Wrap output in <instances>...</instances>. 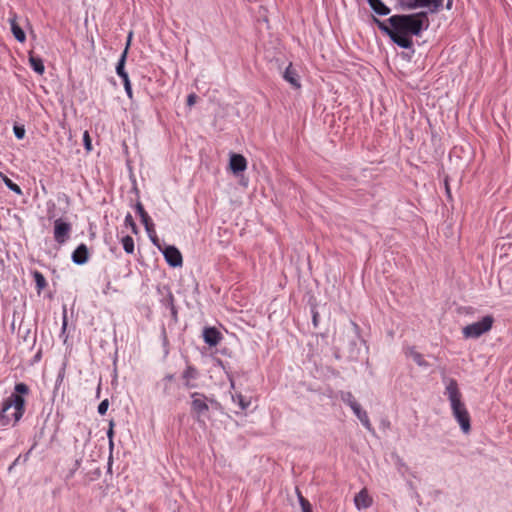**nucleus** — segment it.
Instances as JSON below:
<instances>
[{
	"instance_id": "obj_22",
	"label": "nucleus",
	"mask_w": 512,
	"mask_h": 512,
	"mask_svg": "<svg viewBox=\"0 0 512 512\" xmlns=\"http://www.w3.org/2000/svg\"><path fill=\"white\" fill-rule=\"evenodd\" d=\"M29 63L31 68L38 73L39 75H42L45 71V66L43 63V60L39 56H35L32 53L29 54Z\"/></svg>"
},
{
	"instance_id": "obj_44",
	"label": "nucleus",
	"mask_w": 512,
	"mask_h": 512,
	"mask_svg": "<svg viewBox=\"0 0 512 512\" xmlns=\"http://www.w3.org/2000/svg\"><path fill=\"white\" fill-rule=\"evenodd\" d=\"M174 379H175V375L174 374H167L162 379V383H169L170 384Z\"/></svg>"
},
{
	"instance_id": "obj_51",
	"label": "nucleus",
	"mask_w": 512,
	"mask_h": 512,
	"mask_svg": "<svg viewBox=\"0 0 512 512\" xmlns=\"http://www.w3.org/2000/svg\"><path fill=\"white\" fill-rule=\"evenodd\" d=\"M313 321L316 324V314L313 316Z\"/></svg>"
},
{
	"instance_id": "obj_7",
	"label": "nucleus",
	"mask_w": 512,
	"mask_h": 512,
	"mask_svg": "<svg viewBox=\"0 0 512 512\" xmlns=\"http://www.w3.org/2000/svg\"><path fill=\"white\" fill-rule=\"evenodd\" d=\"M72 226L61 218L54 221V239L58 244H64L68 239Z\"/></svg>"
},
{
	"instance_id": "obj_31",
	"label": "nucleus",
	"mask_w": 512,
	"mask_h": 512,
	"mask_svg": "<svg viewBox=\"0 0 512 512\" xmlns=\"http://www.w3.org/2000/svg\"><path fill=\"white\" fill-rule=\"evenodd\" d=\"M150 240L152 241V243L154 245H156L160 250H161V246H160V243H159V239L156 235V231H155V227H154V224L152 223V230L151 232H147Z\"/></svg>"
},
{
	"instance_id": "obj_8",
	"label": "nucleus",
	"mask_w": 512,
	"mask_h": 512,
	"mask_svg": "<svg viewBox=\"0 0 512 512\" xmlns=\"http://www.w3.org/2000/svg\"><path fill=\"white\" fill-rule=\"evenodd\" d=\"M161 251L164 255V258L169 266L176 268L180 267L183 264L182 254L179 249L173 245L165 246L164 249L161 248Z\"/></svg>"
},
{
	"instance_id": "obj_37",
	"label": "nucleus",
	"mask_w": 512,
	"mask_h": 512,
	"mask_svg": "<svg viewBox=\"0 0 512 512\" xmlns=\"http://www.w3.org/2000/svg\"><path fill=\"white\" fill-rule=\"evenodd\" d=\"M123 85H124L125 92H126L127 96H128L130 99H132V97H133V92H132V87H131L130 80H126L125 82H123Z\"/></svg>"
},
{
	"instance_id": "obj_9",
	"label": "nucleus",
	"mask_w": 512,
	"mask_h": 512,
	"mask_svg": "<svg viewBox=\"0 0 512 512\" xmlns=\"http://www.w3.org/2000/svg\"><path fill=\"white\" fill-rule=\"evenodd\" d=\"M199 377V371L196 367L192 365H187L185 370L183 371L181 378L183 380V385L187 389L196 388L197 385L194 381Z\"/></svg>"
},
{
	"instance_id": "obj_6",
	"label": "nucleus",
	"mask_w": 512,
	"mask_h": 512,
	"mask_svg": "<svg viewBox=\"0 0 512 512\" xmlns=\"http://www.w3.org/2000/svg\"><path fill=\"white\" fill-rule=\"evenodd\" d=\"M191 398V413L197 422L206 416L209 411L208 397L200 392H193L190 394Z\"/></svg>"
},
{
	"instance_id": "obj_36",
	"label": "nucleus",
	"mask_w": 512,
	"mask_h": 512,
	"mask_svg": "<svg viewBox=\"0 0 512 512\" xmlns=\"http://www.w3.org/2000/svg\"><path fill=\"white\" fill-rule=\"evenodd\" d=\"M208 404H209V408L211 407L212 409L217 410V411L222 410L221 403L214 398H208Z\"/></svg>"
},
{
	"instance_id": "obj_23",
	"label": "nucleus",
	"mask_w": 512,
	"mask_h": 512,
	"mask_svg": "<svg viewBox=\"0 0 512 512\" xmlns=\"http://www.w3.org/2000/svg\"><path fill=\"white\" fill-rule=\"evenodd\" d=\"M32 275L36 284L37 292L40 294V292L47 286V281L44 275L37 270L33 271Z\"/></svg>"
},
{
	"instance_id": "obj_33",
	"label": "nucleus",
	"mask_w": 512,
	"mask_h": 512,
	"mask_svg": "<svg viewBox=\"0 0 512 512\" xmlns=\"http://www.w3.org/2000/svg\"><path fill=\"white\" fill-rule=\"evenodd\" d=\"M431 8L430 12L435 13L438 12L443 7L444 0H430Z\"/></svg>"
},
{
	"instance_id": "obj_40",
	"label": "nucleus",
	"mask_w": 512,
	"mask_h": 512,
	"mask_svg": "<svg viewBox=\"0 0 512 512\" xmlns=\"http://www.w3.org/2000/svg\"><path fill=\"white\" fill-rule=\"evenodd\" d=\"M351 394L349 392H347L346 394L342 393V399L343 401L352 408V399H351Z\"/></svg>"
},
{
	"instance_id": "obj_20",
	"label": "nucleus",
	"mask_w": 512,
	"mask_h": 512,
	"mask_svg": "<svg viewBox=\"0 0 512 512\" xmlns=\"http://www.w3.org/2000/svg\"><path fill=\"white\" fill-rule=\"evenodd\" d=\"M406 355L413 359V361L420 367H428L429 363L424 359V356L415 350L414 347L407 349Z\"/></svg>"
},
{
	"instance_id": "obj_38",
	"label": "nucleus",
	"mask_w": 512,
	"mask_h": 512,
	"mask_svg": "<svg viewBox=\"0 0 512 512\" xmlns=\"http://www.w3.org/2000/svg\"><path fill=\"white\" fill-rule=\"evenodd\" d=\"M83 140H84L85 148H86L88 151H91V150H92V144H91L90 136H89V134H88V132H87V131L84 133Z\"/></svg>"
},
{
	"instance_id": "obj_27",
	"label": "nucleus",
	"mask_w": 512,
	"mask_h": 512,
	"mask_svg": "<svg viewBox=\"0 0 512 512\" xmlns=\"http://www.w3.org/2000/svg\"><path fill=\"white\" fill-rule=\"evenodd\" d=\"M121 243L123 245V249L127 254L134 253V240L131 236L126 235L121 239Z\"/></svg>"
},
{
	"instance_id": "obj_4",
	"label": "nucleus",
	"mask_w": 512,
	"mask_h": 512,
	"mask_svg": "<svg viewBox=\"0 0 512 512\" xmlns=\"http://www.w3.org/2000/svg\"><path fill=\"white\" fill-rule=\"evenodd\" d=\"M494 319L491 315L484 316L480 321L471 323L462 329L465 339H477L491 330Z\"/></svg>"
},
{
	"instance_id": "obj_28",
	"label": "nucleus",
	"mask_w": 512,
	"mask_h": 512,
	"mask_svg": "<svg viewBox=\"0 0 512 512\" xmlns=\"http://www.w3.org/2000/svg\"><path fill=\"white\" fill-rule=\"evenodd\" d=\"M124 224L126 227H130L133 234H138L139 229L130 213L125 216Z\"/></svg>"
},
{
	"instance_id": "obj_47",
	"label": "nucleus",
	"mask_w": 512,
	"mask_h": 512,
	"mask_svg": "<svg viewBox=\"0 0 512 512\" xmlns=\"http://www.w3.org/2000/svg\"><path fill=\"white\" fill-rule=\"evenodd\" d=\"M94 475L96 477H99L100 476V470L99 469H96L95 472H94Z\"/></svg>"
},
{
	"instance_id": "obj_15",
	"label": "nucleus",
	"mask_w": 512,
	"mask_h": 512,
	"mask_svg": "<svg viewBox=\"0 0 512 512\" xmlns=\"http://www.w3.org/2000/svg\"><path fill=\"white\" fill-rule=\"evenodd\" d=\"M158 293L160 294V303L163 307L170 309L175 305L174 296L170 290V288L166 285L157 288Z\"/></svg>"
},
{
	"instance_id": "obj_34",
	"label": "nucleus",
	"mask_w": 512,
	"mask_h": 512,
	"mask_svg": "<svg viewBox=\"0 0 512 512\" xmlns=\"http://www.w3.org/2000/svg\"><path fill=\"white\" fill-rule=\"evenodd\" d=\"M13 130H14L15 137L17 139H23L24 138V136H25V128H24V126L15 125Z\"/></svg>"
},
{
	"instance_id": "obj_2",
	"label": "nucleus",
	"mask_w": 512,
	"mask_h": 512,
	"mask_svg": "<svg viewBox=\"0 0 512 512\" xmlns=\"http://www.w3.org/2000/svg\"><path fill=\"white\" fill-rule=\"evenodd\" d=\"M445 395L447 396L452 415L459 424L461 431L468 434L471 431V418L470 414L462 401V394L458 388V383L455 379L449 378L445 381Z\"/></svg>"
},
{
	"instance_id": "obj_46",
	"label": "nucleus",
	"mask_w": 512,
	"mask_h": 512,
	"mask_svg": "<svg viewBox=\"0 0 512 512\" xmlns=\"http://www.w3.org/2000/svg\"><path fill=\"white\" fill-rule=\"evenodd\" d=\"M452 5H453V0H447L446 9L450 10L452 8Z\"/></svg>"
},
{
	"instance_id": "obj_1",
	"label": "nucleus",
	"mask_w": 512,
	"mask_h": 512,
	"mask_svg": "<svg viewBox=\"0 0 512 512\" xmlns=\"http://www.w3.org/2000/svg\"><path fill=\"white\" fill-rule=\"evenodd\" d=\"M388 22L391 31H397L407 35L419 36L423 30L429 27L427 12H418L413 14L392 15Z\"/></svg>"
},
{
	"instance_id": "obj_42",
	"label": "nucleus",
	"mask_w": 512,
	"mask_h": 512,
	"mask_svg": "<svg viewBox=\"0 0 512 512\" xmlns=\"http://www.w3.org/2000/svg\"><path fill=\"white\" fill-rule=\"evenodd\" d=\"M170 312H171V317L174 321V323H177L178 322V311H177V308L176 306H172L170 309Z\"/></svg>"
},
{
	"instance_id": "obj_35",
	"label": "nucleus",
	"mask_w": 512,
	"mask_h": 512,
	"mask_svg": "<svg viewBox=\"0 0 512 512\" xmlns=\"http://www.w3.org/2000/svg\"><path fill=\"white\" fill-rule=\"evenodd\" d=\"M108 407H109V401L108 399H104L103 401L100 402V404L98 405V413L100 415H104L107 410H108Z\"/></svg>"
},
{
	"instance_id": "obj_49",
	"label": "nucleus",
	"mask_w": 512,
	"mask_h": 512,
	"mask_svg": "<svg viewBox=\"0 0 512 512\" xmlns=\"http://www.w3.org/2000/svg\"><path fill=\"white\" fill-rule=\"evenodd\" d=\"M30 451H31V450H29V451L26 453V455H25V460H26L27 458H29Z\"/></svg>"
},
{
	"instance_id": "obj_13",
	"label": "nucleus",
	"mask_w": 512,
	"mask_h": 512,
	"mask_svg": "<svg viewBox=\"0 0 512 512\" xmlns=\"http://www.w3.org/2000/svg\"><path fill=\"white\" fill-rule=\"evenodd\" d=\"M354 415L359 419L367 431H369L372 435H375V429L370 422L367 412L363 410L361 406L356 402H354Z\"/></svg>"
},
{
	"instance_id": "obj_32",
	"label": "nucleus",
	"mask_w": 512,
	"mask_h": 512,
	"mask_svg": "<svg viewBox=\"0 0 512 512\" xmlns=\"http://www.w3.org/2000/svg\"><path fill=\"white\" fill-rule=\"evenodd\" d=\"M114 425H115L114 421L110 420V422H109V429L107 431V437L109 439V446H110L111 449L113 448V445H114V443H113V436H114L113 428H114Z\"/></svg>"
},
{
	"instance_id": "obj_16",
	"label": "nucleus",
	"mask_w": 512,
	"mask_h": 512,
	"mask_svg": "<svg viewBox=\"0 0 512 512\" xmlns=\"http://www.w3.org/2000/svg\"><path fill=\"white\" fill-rule=\"evenodd\" d=\"M400 6L403 10H415L417 8H431L430 0H400Z\"/></svg>"
},
{
	"instance_id": "obj_39",
	"label": "nucleus",
	"mask_w": 512,
	"mask_h": 512,
	"mask_svg": "<svg viewBox=\"0 0 512 512\" xmlns=\"http://www.w3.org/2000/svg\"><path fill=\"white\" fill-rule=\"evenodd\" d=\"M67 324H68V320H67V310H66V307H64L63 309V321H62V334L65 333L66 331V328H67Z\"/></svg>"
},
{
	"instance_id": "obj_50",
	"label": "nucleus",
	"mask_w": 512,
	"mask_h": 512,
	"mask_svg": "<svg viewBox=\"0 0 512 512\" xmlns=\"http://www.w3.org/2000/svg\"><path fill=\"white\" fill-rule=\"evenodd\" d=\"M353 327H354V332H355L356 330H358V326H357L356 324H353Z\"/></svg>"
},
{
	"instance_id": "obj_12",
	"label": "nucleus",
	"mask_w": 512,
	"mask_h": 512,
	"mask_svg": "<svg viewBox=\"0 0 512 512\" xmlns=\"http://www.w3.org/2000/svg\"><path fill=\"white\" fill-rule=\"evenodd\" d=\"M203 338L206 344L209 346H216L222 339V335L219 330L215 327H206L203 330Z\"/></svg>"
},
{
	"instance_id": "obj_25",
	"label": "nucleus",
	"mask_w": 512,
	"mask_h": 512,
	"mask_svg": "<svg viewBox=\"0 0 512 512\" xmlns=\"http://www.w3.org/2000/svg\"><path fill=\"white\" fill-rule=\"evenodd\" d=\"M296 493L302 512H313L312 505L309 500L302 495L298 488H296Z\"/></svg>"
},
{
	"instance_id": "obj_41",
	"label": "nucleus",
	"mask_w": 512,
	"mask_h": 512,
	"mask_svg": "<svg viewBox=\"0 0 512 512\" xmlns=\"http://www.w3.org/2000/svg\"><path fill=\"white\" fill-rule=\"evenodd\" d=\"M196 100H197L196 94H194V93L189 94L187 97V105L188 106L194 105L196 103Z\"/></svg>"
},
{
	"instance_id": "obj_26",
	"label": "nucleus",
	"mask_w": 512,
	"mask_h": 512,
	"mask_svg": "<svg viewBox=\"0 0 512 512\" xmlns=\"http://www.w3.org/2000/svg\"><path fill=\"white\" fill-rule=\"evenodd\" d=\"M283 77L286 81H288L293 86L300 87V84L298 83L297 78H296L297 74L294 70L291 69L290 66L286 68Z\"/></svg>"
},
{
	"instance_id": "obj_43",
	"label": "nucleus",
	"mask_w": 512,
	"mask_h": 512,
	"mask_svg": "<svg viewBox=\"0 0 512 512\" xmlns=\"http://www.w3.org/2000/svg\"><path fill=\"white\" fill-rule=\"evenodd\" d=\"M163 384V394L166 396L171 395V385L169 383H162Z\"/></svg>"
},
{
	"instance_id": "obj_52",
	"label": "nucleus",
	"mask_w": 512,
	"mask_h": 512,
	"mask_svg": "<svg viewBox=\"0 0 512 512\" xmlns=\"http://www.w3.org/2000/svg\"><path fill=\"white\" fill-rule=\"evenodd\" d=\"M234 387H235L234 382H233V381H231V388H233V389H234Z\"/></svg>"
},
{
	"instance_id": "obj_29",
	"label": "nucleus",
	"mask_w": 512,
	"mask_h": 512,
	"mask_svg": "<svg viewBox=\"0 0 512 512\" xmlns=\"http://www.w3.org/2000/svg\"><path fill=\"white\" fill-rule=\"evenodd\" d=\"M6 412H7V410H4V402H3L2 406H0V424L2 426L10 425L13 422L12 418L5 414Z\"/></svg>"
},
{
	"instance_id": "obj_19",
	"label": "nucleus",
	"mask_w": 512,
	"mask_h": 512,
	"mask_svg": "<svg viewBox=\"0 0 512 512\" xmlns=\"http://www.w3.org/2000/svg\"><path fill=\"white\" fill-rule=\"evenodd\" d=\"M371 9L380 16H386L390 13V8L382 0H366Z\"/></svg>"
},
{
	"instance_id": "obj_17",
	"label": "nucleus",
	"mask_w": 512,
	"mask_h": 512,
	"mask_svg": "<svg viewBox=\"0 0 512 512\" xmlns=\"http://www.w3.org/2000/svg\"><path fill=\"white\" fill-rule=\"evenodd\" d=\"M135 209L141 219L142 224L145 227L146 232H151L153 222H152L151 218L149 217L148 213L145 211L142 203L138 201L135 204Z\"/></svg>"
},
{
	"instance_id": "obj_18",
	"label": "nucleus",
	"mask_w": 512,
	"mask_h": 512,
	"mask_svg": "<svg viewBox=\"0 0 512 512\" xmlns=\"http://www.w3.org/2000/svg\"><path fill=\"white\" fill-rule=\"evenodd\" d=\"M9 23L11 26V32L15 39L23 43L26 40V34L17 23V16L15 14L11 18H9Z\"/></svg>"
},
{
	"instance_id": "obj_30",
	"label": "nucleus",
	"mask_w": 512,
	"mask_h": 512,
	"mask_svg": "<svg viewBox=\"0 0 512 512\" xmlns=\"http://www.w3.org/2000/svg\"><path fill=\"white\" fill-rule=\"evenodd\" d=\"M4 183L11 191L19 195L22 194L21 188L8 177H4Z\"/></svg>"
},
{
	"instance_id": "obj_11",
	"label": "nucleus",
	"mask_w": 512,
	"mask_h": 512,
	"mask_svg": "<svg viewBox=\"0 0 512 512\" xmlns=\"http://www.w3.org/2000/svg\"><path fill=\"white\" fill-rule=\"evenodd\" d=\"M373 503L372 497L369 495L366 488H363L360 492L354 495V506L358 509H366Z\"/></svg>"
},
{
	"instance_id": "obj_24",
	"label": "nucleus",
	"mask_w": 512,
	"mask_h": 512,
	"mask_svg": "<svg viewBox=\"0 0 512 512\" xmlns=\"http://www.w3.org/2000/svg\"><path fill=\"white\" fill-rule=\"evenodd\" d=\"M232 400L233 402H236L239 405L242 411L248 409V407L251 404L250 398H247L240 393L233 394Z\"/></svg>"
},
{
	"instance_id": "obj_45",
	"label": "nucleus",
	"mask_w": 512,
	"mask_h": 512,
	"mask_svg": "<svg viewBox=\"0 0 512 512\" xmlns=\"http://www.w3.org/2000/svg\"><path fill=\"white\" fill-rule=\"evenodd\" d=\"M132 35H133V33L130 32L129 35H128V38H127L125 49L123 50V52H126V56L128 55V50H129V47L131 45Z\"/></svg>"
},
{
	"instance_id": "obj_10",
	"label": "nucleus",
	"mask_w": 512,
	"mask_h": 512,
	"mask_svg": "<svg viewBox=\"0 0 512 512\" xmlns=\"http://www.w3.org/2000/svg\"><path fill=\"white\" fill-rule=\"evenodd\" d=\"M229 168L233 172V174L238 175L241 172L245 171L247 168V160L246 158L237 153H233L230 156L229 160Z\"/></svg>"
},
{
	"instance_id": "obj_21",
	"label": "nucleus",
	"mask_w": 512,
	"mask_h": 512,
	"mask_svg": "<svg viewBox=\"0 0 512 512\" xmlns=\"http://www.w3.org/2000/svg\"><path fill=\"white\" fill-rule=\"evenodd\" d=\"M126 59V52H122L116 64V73L122 79L123 82H125L126 80H130L128 73L125 70Z\"/></svg>"
},
{
	"instance_id": "obj_5",
	"label": "nucleus",
	"mask_w": 512,
	"mask_h": 512,
	"mask_svg": "<svg viewBox=\"0 0 512 512\" xmlns=\"http://www.w3.org/2000/svg\"><path fill=\"white\" fill-rule=\"evenodd\" d=\"M374 22L377 24L378 28L387 34L391 40L401 48L411 49L413 47V40L410 35L398 33L397 31H391L390 27L385 24V22L374 18Z\"/></svg>"
},
{
	"instance_id": "obj_3",
	"label": "nucleus",
	"mask_w": 512,
	"mask_h": 512,
	"mask_svg": "<svg viewBox=\"0 0 512 512\" xmlns=\"http://www.w3.org/2000/svg\"><path fill=\"white\" fill-rule=\"evenodd\" d=\"M30 393V389L27 384L23 382L16 383L14 386V392L6 398L4 402V410H9L10 408L14 409L12 413V426H16L18 422L22 419L25 410H26V400L24 398L25 395Z\"/></svg>"
},
{
	"instance_id": "obj_14",
	"label": "nucleus",
	"mask_w": 512,
	"mask_h": 512,
	"mask_svg": "<svg viewBox=\"0 0 512 512\" xmlns=\"http://www.w3.org/2000/svg\"><path fill=\"white\" fill-rule=\"evenodd\" d=\"M71 259L77 265L85 264L89 259V251L86 244L81 243L72 253Z\"/></svg>"
},
{
	"instance_id": "obj_48",
	"label": "nucleus",
	"mask_w": 512,
	"mask_h": 512,
	"mask_svg": "<svg viewBox=\"0 0 512 512\" xmlns=\"http://www.w3.org/2000/svg\"><path fill=\"white\" fill-rule=\"evenodd\" d=\"M162 334H163V336H164V339H166V331H165V328H163V330H162Z\"/></svg>"
}]
</instances>
